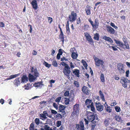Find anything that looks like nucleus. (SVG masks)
<instances>
[{"instance_id":"obj_35","label":"nucleus","mask_w":130,"mask_h":130,"mask_svg":"<svg viewBox=\"0 0 130 130\" xmlns=\"http://www.w3.org/2000/svg\"><path fill=\"white\" fill-rule=\"evenodd\" d=\"M98 19H96L95 21V23L94 24V26H95L94 28H97L99 25V23L98 22Z\"/></svg>"},{"instance_id":"obj_61","label":"nucleus","mask_w":130,"mask_h":130,"mask_svg":"<svg viewBox=\"0 0 130 130\" xmlns=\"http://www.w3.org/2000/svg\"><path fill=\"white\" fill-rule=\"evenodd\" d=\"M4 24L3 22H1L0 23V26L2 27H4Z\"/></svg>"},{"instance_id":"obj_23","label":"nucleus","mask_w":130,"mask_h":130,"mask_svg":"<svg viewBox=\"0 0 130 130\" xmlns=\"http://www.w3.org/2000/svg\"><path fill=\"white\" fill-rule=\"evenodd\" d=\"M91 8L90 6H88L85 9V11L87 15H89L91 14L90 11Z\"/></svg>"},{"instance_id":"obj_34","label":"nucleus","mask_w":130,"mask_h":130,"mask_svg":"<svg viewBox=\"0 0 130 130\" xmlns=\"http://www.w3.org/2000/svg\"><path fill=\"white\" fill-rule=\"evenodd\" d=\"M99 39V35L98 33H96L94 34V39L97 40H98Z\"/></svg>"},{"instance_id":"obj_4","label":"nucleus","mask_w":130,"mask_h":130,"mask_svg":"<svg viewBox=\"0 0 130 130\" xmlns=\"http://www.w3.org/2000/svg\"><path fill=\"white\" fill-rule=\"evenodd\" d=\"M70 68L69 65L64 67L63 69V72L64 75L68 77H70V74L71 72Z\"/></svg>"},{"instance_id":"obj_43","label":"nucleus","mask_w":130,"mask_h":130,"mask_svg":"<svg viewBox=\"0 0 130 130\" xmlns=\"http://www.w3.org/2000/svg\"><path fill=\"white\" fill-rule=\"evenodd\" d=\"M39 116L40 117H42L45 119L47 118V117H46V116H45V115L44 114H43V113L42 114H39Z\"/></svg>"},{"instance_id":"obj_64","label":"nucleus","mask_w":130,"mask_h":130,"mask_svg":"<svg viewBox=\"0 0 130 130\" xmlns=\"http://www.w3.org/2000/svg\"><path fill=\"white\" fill-rule=\"evenodd\" d=\"M126 64L128 68H130V62H126Z\"/></svg>"},{"instance_id":"obj_26","label":"nucleus","mask_w":130,"mask_h":130,"mask_svg":"<svg viewBox=\"0 0 130 130\" xmlns=\"http://www.w3.org/2000/svg\"><path fill=\"white\" fill-rule=\"evenodd\" d=\"M99 93V95L102 101H103L105 102V101L104 98V96L102 91L101 90H100Z\"/></svg>"},{"instance_id":"obj_54","label":"nucleus","mask_w":130,"mask_h":130,"mask_svg":"<svg viewBox=\"0 0 130 130\" xmlns=\"http://www.w3.org/2000/svg\"><path fill=\"white\" fill-rule=\"evenodd\" d=\"M24 87L25 89L26 90H28L30 88V87L28 85V84H27V85H25Z\"/></svg>"},{"instance_id":"obj_25","label":"nucleus","mask_w":130,"mask_h":130,"mask_svg":"<svg viewBox=\"0 0 130 130\" xmlns=\"http://www.w3.org/2000/svg\"><path fill=\"white\" fill-rule=\"evenodd\" d=\"M20 75V74H18L15 75H11L9 77V78H7L6 80H9L11 79H12L18 77V76H19Z\"/></svg>"},{"instance_id":"obj_8","label":"nucleus","mask_w":130,"mask_h":130,"mask_svg":"<svg viewBox=\"0 0 130 130\" xmlns=\"http://www.w3.org/2000/svg\"><path fill=\"white\" fill-rule=\"evenodd\" d=\"M124 44H123V43L121 42H120L119 44H118L119 46L123 48H124V45L126 46V48L127 49H129V46L128 43L126 41H124L123 40V41Z\"/></svg>"},{"instance_id":"obj_15","label":"nucleus","mask_w":130,"mask_h":130,"mask_svg":"<svg viewBox=\"0 0 130 130\" xmlns=\"http://www.w3.org/2000/svg\"><path fill=\"white\" fill-rule=\"evenodd\" d=\"M28 78L25 75H23L21 78V83H24L27 82L28 80Z\"/></svg>"},{"instance_id":"obj_45","label":"nucleus","mask_w":130,"mask_h":130,"mask_svg":"<svg viewBox=\"0 0 130 130\" xmlns=\"http://www.w3.org/2000/svg\"><path fill=\"white\" fill-rule=\"evenodd\" d=\"M69 91H66L64 93V95L65 96H69Z\"/></svg>"},{"instance_id":"obj_36","label":"nucleus","mask_w":130,"mask_h":130,"mask_svg":"<svg viewBox=\"0 0 130 130\" xmlns=\"http://www.w3.org/2000/svg\"><path fill=\"white\" fill-rule=\"evenodd\" d=\"M64 103L66 105H68L69 104V99L67 98H65Z\"/></svg>"},{"instance_id":"obj_55","label":"nucleus","mask_w":130,"mask_h":130,"mask_svg":"<svg viewBox=\"0 0 130 130\" xmlns=\"http://www.w3.org/2000/svg\"><path fill=\"white\" fill-rule=\"evenodd\" d=\"M51 113L54 115H56L57 113V112L54 110L52 109L51 110Z\"/></svg>"},{"instance_id":"obj_63","label":"nucleus","mask_w":130,"mask_h":130,"mask_svg":"<svg viewBox=\"0 0 130 130\" xmlns=\"http://www.w3.org/2000/svg\"><path fill=\"white\" fill-rule=\"evenodd\" d=\"M64 60L67 61L68 60L66 58L64 57H63V58H61V61H63Z\"/></svg>"},{"instance_id":"obj_39","label":"nucleus","mask_w":130,"mask_h":130,"mask_svg":"<svg viewBox=\"0 0 130 130\" xmlns=\"http://www.w3.org/2000/svg\"><path fill=\"white\" fill-rule=\"evenodd\" d=\"M82 61L83 63V65L85 67V68L86 69H87L88 65L86 62L83 60H82Z\"/></svg>"},{"instance_id":"obj_50","label":"nucleus","mask_w":130,"mask_h":130,"mask_svg":"<svg viewBox=\"0 0 130 130\" xmlns=\"http://www.w3.org/2000/svg\"><path fill=\"white\" fill-rule=\"evenodd\" d=\"M60 64L62 66H64V67H66L69 65L68 64H67L66 63H65L63 61L62 62L60 63Z\"/></svg>"},{"instance_id":"obj_47","label":"nucleus","mask_w":130,"mask_h":130,"mask_svg":"<svg viewBox=\"0 0 130 130\" xmlns=\"http://www.w3.org/2000/svg\"><path fill=\"white\" fill-rule=\"evenodd\" d=\"M74 84L75 86L77 87H78L79 86L78 82L76 81H74Z\"/></svg>"},{"instance_id":"obj_14","label":"nucleus","mask_w":130,"mask_h":130,"mask_svg":"<svg viewBox=\"0 0 130 130\" xmlns=\"http://www.w3.org/2000/svg\"><path fill=\"white\" fill-rule=\"evenodd\" d=\"M106 29L107 31L110 34H113L115 33V30L111 26H107Z\"/></svg>"},{"instance_id":"obj_32","label":"nucleus","mask_w":130,"mask_h":130,"mask_svg":"<svg viewBox=\"0 0 130 130\" xmlns=\"http://www.w3.org/2000/svg\"><path fill=\"white\" fill-rule=\"evenodd\" d=\"M78 56L77 54L74 52L72 53L71 54V57L73 59H76L77 58Z\"/></svg>"},{"instance_id":"obj_13","label":"nucleus","mask_w":130,"mask_h":130,"mask_svg":"<svg viewBox=\"0 0 130 130\" xmlns=\"http://www.w3.org/2000/svg\"><path fill=\"white\" fill-rule=\"evenodd\" d=\"M33 8L35 10L38 8V5L36 0H33L31 3Z\"/></svg>"},{"instance_id":"obj_42","label":"nucleus","mask_w":130,"mask_h":130,"mask_svg":"<svg viewBox=\"0 0 130 130\" xmlns=\"http://www.w3.org/2000/svg\"><path fill=\"white\" fill-rule=\"evenodd\" d=\"M61 122L60 121H57L56 122L57 126L59 127L61 125Z\"/></svg>"},{"instance_id":"obj_38","label":"nucleus","mask_w":130,"mask_h":130,"mask_svg":"<svg viewBox=\"0 0 130 130\" xmlns=\"http://www.w3.org/2000/svg\"><path fill=\"white\" fill-rule=\"evenodd\" d=\"M115 108L116 111L119 112L121 111V109L120 107L118 106H116L115 107Z\"/></svg>"},{"instance_id":"obj_48","label":"nucleus","mask_w":130,"mask_h":130,"mask_svg":"<svg viewBox=\"0 0 130 130\" xmlns=\"http://www.w3.org/2000/svg\"><path fill=\"white\" fill-rule=\"evenodd\" d=\"M89 28V25H85L84 26V29L85 30H88Z\"/></svg>"},{"instance_id":"obj_3","label":"nucleus","mask_w":130,"mask_h":130,"mask_svg":"<svg viewBox=\"0 0 130 130\" xmlns=\"http://www.w3.org/2000/svg\"><path fill=\"white\" fill-rule=\"evenodd\" d=\"M129 81L127 78L123 77L122 78L120 82L122 84V86L125 88L127 87V85H129Z\"/></svg>"},{"instance_id":"obj_27","label":"nucleus","mask_w":130,"mask_h":130,"mask_svg":"<svg viewBox=\"0 0 130 130\" xmlns=\"http://www.w3.org/2000/svg\"><path fill=\"white\" fill-rule=\"evenodd\" d=\"M29 129V130H38L37 129H35L34 124L33 122L30 125Z\"/></svg>"},{"instance_id":"obj_2","label":"nucleus","mask_w":130,"mask_h":130,"mask_svg":"<svg viewBox=\"0 0 130 130\" xmlns=\"http://www.w3.org/2000/svg\"><path fill=\"white\" fill-rule=\"evenodd\" d=\"M94 60L95 63V65L98 67L101 66L102 68H103L104 67V61L102 59H100L96 57L94 58Z\"/></svg>"},{"instance_id":"obj_59","label":"nucleus","mask_w":130,"mask_h":130,"mask_svg":"<svg viewBox=\"0 0 130 130\" xmlns=\"http://www.w3.org/2000/svg\"><path fill=\"white\" fill-rule=\"evenodd\" d=\"M126 77H128L129 74V70H127L126 72Z\"/></svg>"},{"instance_id":"obj_28","label":"nucleus","mask_w":130,"mask_h":130,"mask_svg":"<svg viewBox=\"0 0 130 130\" xmlns=\"http://www.w3.org/2000/svg\"><path fill=\"white\" fill-rule=\"evenodd\" d=\"M87 107L89 108L90 107L91 110L93 112H95V109L93 105V103H92L91 105H88L87 106Z\"/></svg>"},{"instance_id":"obj_60","label":"nucleus","mask_w":130,"mask_h":130,"mask_svg":"<svg viewBox=\"0 0 130 130\" xmlns=\"http://www.w3.org/2000/svg\"><path fill=\"white\" fill-rule=\"evenodd\" d=\"M58 54H59V55H61L62 54V49H59L58 50Z\"/></svg>"},{"instance_id":"obj_53","label":"nucleus","mask_w":130,"mask_h":130,"mask_svg":"<svg viewBox=\"0 0 130 130\" xmlns=\"http://www.w3.org/2000/svg\"><path fill=\"white\" fill-rule=\"evenodd\" d=\"M48 21L49 22L50 24L53 21V19L50 17H47Z\"/></svg>"},{"instance_id":"obj_6","label":"nucleus","mask_w":130,"mask_h":130,"mask_svg":"<svg viewBox=\"0 0 130 130\" xmlns=\"http://www.w3.org/2000/svg\"><path fill=\"white\" fill-rule=\"evenodd\" d=\"M117 67L119 72L121 74L124 73L125 72L124 65L121 63L118 64Z\"/></svg>"},{"instance_id":"obj_51","label":"nucleus","mask_w":130,"mask_h":130,"mask_svg":"<svg viewBox=\"0 0 130 130\" xmlns=\"http://www.w3.org/2000/svg\"><path fill=\"white\" fill-rule=\"evenodd\" d=\"M61 99V97H59L57 98L55 100L56 102H59L60 101Z\"/></svg>"},{"instance_id":"obj_52","label":"nucleus","mask_w":130,"mask_h":130,"mask_svg":"<svg viewBox=\"0 0 130 130\" xmlns=\"http://www.w3.org/2000/svg\"><path fill=\"white\" fill-rule=\"evenodd\" d=\"M70 68L71 69H73V68H74V66L73 64V63L72 62H70Z\"/></svg>"},{"instance_id":"obj_57","label":"nucleus","mask_w":130,"mask_h":130,"mask_svg":"<svg viewBox=\"0 0 130 130\" xmlns=\"http://www.w3.org/2000/svg\"><path fill=\"white\" fill-rule=\"evenodd\" d=\"M53 106H54V107L56 109V110L58 109V108L57 106V105L55 103H53Z\"/></svg>"},{"instance_id":"obj_56","label":"nucleus","mask_w":130,"mask_h":130,"mask_svg":"<svg viewBox=\"0 0 130 130\" xmlns=\"http://www.w3.org/2000/svg\"><path fill=\"white\" fill-rule=\"evenodd\" d=\"M56 118H59L61 119L62 118V115L60 114H57L56 116Z\"/></svg>"},{"instance_id":"obj_58","label":"nucleus","mask_w":130,"mask_h":130,"mask_svg":"<svg viewBox=\"0 0 130 130\" xmlns=\"http://www.w3.org/2000/svg\"><path fill=\"white\" fill-rule=\"evenodd\" d=\"M117 104V103H116V101H114V102L112 103L111 104V106H114L115 105H116Z\"/></svg>"},{"instance_id":"obj_22","label":"nucleus","mask_w":130,"mask_h":130,"mask_svg":"<svg viewBox=\"0 0 130 130\" xmlns=\"http://www.w3.org/2000/svg\"><path fill=\"white\" fill-rule=\"evenodd\" d=\"M103 39L111 43H112L113 42V41L109 37L104 36L103 37Z\"/></svg>"},{"instance_id":"obj_17","label":"nucleus","mask_w":130,"mask_h":130,"mask_svg":"<svg viewBox=\"0 0 130 130\" xmlns=\"http://www.w3.org/2000/svg\"><path fill=\"white\" fill-rule=\"evenodd\" d=\"M66 108L65 106H63L62 105H60L59 107V110L60 112L64 113V114H63L64 115L65 114V111H64L65 109Z\"/></svg>"},{"instance_id":"obj_21","label":"nucleus","mask_w":130,"mask_h":130,"mask_svg":"<svg viewBox=\"0 0 130 130\" xmlns=\"http://www.w3.org/2000/svg\"><path fill=\"white\" fill-rule=\"evenodd\" d=\"M42 83L40 82H37L34 84L33 86L35 87H37L39 88H40L42 87Z\"/></svg>"},{"instance_id":"obj_44","label":"nucleus","mask_w":130,"mask_h":130,"mask_svg":"<svg viewBox=\"0 0 130 130\" xmlns=\"http://www.w3.org/2000/svg\"><path fill=\"white\" fill-rule=\"evenodd\" d=\"M35 122L37 125H38L40 123L39 119L38 118H36L35 120Z\"/></svg>"},{"instance_id":"obj_16","label":"nucleus","mask_w":130,"mask_h":130,"mask_svg":"<svg viewBox=\"0 0 130 130\" xmlns=\"http://www.w3.org/2000/svg\"><path fill=\"white\" fill-rule=\"evenodd\" d=\"M88 88L84 86L82 87V91L86 94L88 95L89 93V91L88 90Z\"/></svg>"},{"instance_id":"obj_41","label":"nucleus","mask_w":130,"mask_h":130,"mask_svg":"<svg viewBox=\"0 0 130 130\" xmlns=\"http://www.w3.org/2000/svg\"><path fill=\"white\" fill-rule=\"evenodd\" d=\"M52 65L54 67H57L58 66L56 60H54L52 62Z\"/></svg>"},{"instance_id":"obj_33","label":"nucleus","mask_w":130,"mask_h":130,"mask_svg":"<svg viewBox=\"0 0 130 130\" xmlns=\"http://www.w3.org/2000/svg\"><path fill=\"white\" fill-rule=\"evenodd\" d=\"M100 79L102 82L104 83L105 82L104 76L103 74L102 73L101 74Z\"/></svg>"},{"instance_id":"obj_12","label":"nucleus","mask_w":130,"mask_h":130,"mask_svg":"<svg viewBox=\"0 0 130 130\" xmlns=\"http://www.w3.org/2000/svg\"><path fill=\"white\" fill-rule=\"evenodd\" d=\"M28 78L29 82H32L34 81L37 78L33 75L29 73L28 75Z\"/></svg>"},{"instance_id":"obj_62","label":"nucleus","mask_w":130,"mask_h":130,"mask_svg":"<svg viewBox=\"0 0 130 130\" xmlns=\"http://www.w3.org/2000/svg\"><path fill=\"white\" fill-rule=\"evenodd\" d=\"M77 23L78 24L80 23V18H79L77 19L76 20Z\"/></svg>"},{"instance_id":"obj_11","label":"nucleus","mask_w":130,"mask_h":130,"mask_svg":"<svg viewBox=\"0 0 130 130\" xmlns=\"http://www.w3.org/2000/svg\"><path fill=\"white\" fill-rule=\"evenodd\" d=\"M95 105L96 107L97 110L99 111H101L103 110L104 106L102 105L99 102L95 103Z\"/></svg>"},{"instance_id":"obj_31","label":"nucleus","mask_w":130,"mask_h":130,"mask_svg":"<svg viewBox=\"0 0 130 130\" xmlns=\"http://www.w3.org/2000/svg\"><path fill=\"white\" fill-rule=\"evenodd\" d=\"M115 119L118 122H121L122 121L121 118L118 116L116 115L115 116Z\"/></svg>"},{"instance_id":"obj_20","label":"nucleus","mask_w":130,"mask_h":130,"mask_svg":"<svg viewBox=\"0 0 130 130\" xmlns=\"http://www.w3.org/2000/svg\"><path fill=\"white\" fill-rule=\"evenodd\" d=\"M76 127L78 129H80V130H84V125L83 123H80V126L78 124L76 125Z\"/></svg>"},{"instance_id":"obj_46","label":"nucleus","mask_w":130,"mask_h":130,"mask_svg":"<svg viewBox=\"0 0 130 130\" xmlns=\"http://www.w3.org/2000/svg\"><path fill=\"white\" fill-rule=\"evenodd\" d=\"M44 65L46 67L49 68L50 67L51 64H48L46 62H45Z\"/></svg>"},{"instance_id":"obj_37","label":"nucleus","mask_w":130,"mask_h":130,"mask_svg":"<svg viewBox=\"0 0 130 130\" xmlns=\"http://www.w3.org/2000/svg\"><path fill=\"white\" fill-rule=\"evenodd\" d=\"M43 127L45 130H52L51 128H50V127L48 125H45Z\"/></svg>"},{"instance_id":"obj_9","label":"nucleus","mask_w":130,"mask_h":130,"mask_svg":"<svg viewBox=\"0 0 130 130\" xmlns=\"http://www.w3.org/2000/svg\"><path fill=\"white\" fill-rule=\"evenodd\" d=\"M85 36L86 37L87 40L90 44L93 43V40L89 34L87 32H85L84 33Z\"/></svg>"},{"instance_id":"obj_24","label":"nucleus","mask_w":130,"mask_h":130,"mask_svg":"<svg viewBox=\"0 0 130 130\" xmlns=\"http://www.w3.org/2000/svg\"><path fill=\"white\" fill-rule=\"evenodd\" d=\"M73 73L77 77H79V70L77 69H74L73 70Z\"/></svg>"},{"instance_id":"obj_30","label":"nucleus","mask_w":130,"mask_h":130,"mask_svg":"<svg viewBox=\"0 0 130 130\" xmlns=\"http://www.w3.org/2000/svg\"><path fill=\"white\" fill-rule=\"evenodd\" d=\"M85 103L86 105H91L92 103H93L92 101L89 99H87L85 101Z\"/></svg>"},{"instance_id":"obj_40","label":"nucleus","mask_w":130,"mask_h":130,"mask_svg":"<svg viewBox=\"0 0 130 130\" xmlns=\"http://www.w3.org/2000/svg\"><path fill=\"white\" fill-rule=\"evenodd\" d=\"M104 123L106 126H107L109 124V120L108 119H105L104 121Z\"/></svg>"},{"instance_id":"obj_18","label":"nucleus","mask_w":130,"mask_h":130,"mask_svg":"<svg viewBox=\"0 0 130 130\" xmlns=\"http://www.w3.org/2000/svg\"><path fill=\"white\" fill-rule=\"evenodd\" d=\"M105 108V110L107 112L110 113L111 112L112 109H110L111 107L106 104V102L105 104H104Z\"/></svg>"},{"instance_id":"obj_1","label":"nucleus","mask_w":130,"mask_h":130,"mask_svg":"<svg viewBox=\"0 0 130 130\" xmlns=\"http://www.w3.org/2000/svg\"><path fill=\"white\" fill-rule=\"evenodd\" d=\"M79 104H76L74 105L71 115L73 118H76L79 113Z\"/></svg>"},{"instance_id":"obj_49","label":"nucleus","mask_w":130,"mask_h":130,"mask_svg":"<svg viewBox=\"0 0 130 130\" xmlns=\"http://www.w3.org/2000/svg\"><path fill=\"white\" fill-rule=\"evenodd\" d=\"M60 38L61 39V41H62V42L63 43L64 41V37L63 35H60L59 36Z\"/></svg>"},{"instance_id":"obj_5","label":"nucleus","mask_w":130,"mask_h":130,"mask_svg":"<svg viewBox=\"0 0 130 130\" xmlns=\"http://www.w3.org/2000/svg\"><path fill=\"white\" fill-rule=\"evenodd\" d=\"M77 14L74 11H71V15H69V20L70 22H73L76 19Z\"/></svg>"},{"instance_id":"obj_10","label":"nucleus","mask_w":130,"mask_h":130,"mask_svg":"<svg viewBox=\"0 0 130 130\" xmlns=\"http://www.w3.org/2000/svg\"><path fill=\"white\" fill-rule=\"evenodd\" d=\"M31 72L33 73V74L34 76L36 78L39 77V74L38 71L36 68L34 69L33 67H32L31 69Z\"/></svg>"},{"instance_id":"obj_19","label":"nucleus","mask_w":130,"mask_h":130,"mask_svg":"<svg viewBox=\"0 0 130 130\" xmlns=\"http://www.w3.org/2000/svg\"><path fill=\"white\" fill-rule=\"evenodd\" d=\"M20 78H18L15 79L13 81V83L14 85L17 87H18L20 84V82L19 80Z\"/></svg>"},{"instance_id":"obj_7","label":"nucleus","mask_w":130,"mask_h":130,"mask_svg":"<svg viewBox=\"0 0 130 130\" xmlns=\"http://www.w3.org/2000/svg\"><path fill=\"white\" fill-rule=\"evenodd\" d=\"M95 117L94 114H93V113L90 112L87 116V118L89 122H92L95 119Z\"/></svg>"},{"instance_id":"obj_29","label":"nucleus","mask_w":130,"mask_h":130,"mask_svg":"<svg viewBox=\"0 0 130 130\" xmlns=\"http://www.w3.org/2000/svg\"><path fill=\"white\" fill-rule=\"evenodd\" d=\"M90 125L91 128V130H94L96 126L95 122L93 121L91 122Z\"/></svg>"}]
</instances>
